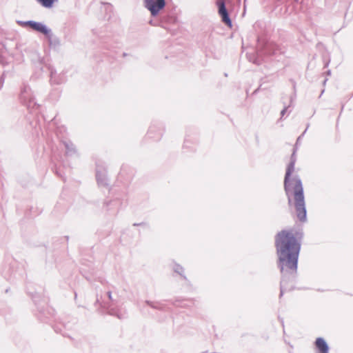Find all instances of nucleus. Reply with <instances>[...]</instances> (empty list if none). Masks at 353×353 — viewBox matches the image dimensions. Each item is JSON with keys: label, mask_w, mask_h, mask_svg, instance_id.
Returning a JSON list of instances; mask_svg holds the SVG:
<instances>
[{"label": "nucleus", "mask_w": 353, "mask_h": 353, "mask_svg": "<svg viewBox=\"0 0 353 353\" xmlns=\"http://www.w3.org/2000/svg\"><path fill=\"white\" fill-rule=\"evenodd\" d=\"M302 237V232L294 234L292 230H282L275 235L277 265L282 274L280 282V299L287 290L288 283L295 278L301 247L299 239Z\"/></svg>", "instance_id": "1"}, {"label": "nucleus", "mask_w": 353, "mask_h": 353, "mask_svg": "<svg viewBox=\"0 0 353 353\" xmlns=\"http://www.w3.org/2000/svg\"><path fill=\"white\" fill-rule=\"evenodd\" d=\"M296 150L297 148H294L290 157V161L287 166L284 177V190L288 198L289 205H292V196H294V208L298 219L301 222H305L307 220V211L302 181L298 175L291 178V174L294 170L296 161Z\"/></svg>", "instance_id": "2"}, {"label": "nucleus", "mask_w": 353, "mask_h": 353, "mask_svg": "<svg viewBox=\"0 0 353 353\" xmlns=\"http://www.w3.org/2000/svg\"><path fill=\"white\" fill-rule=\"evenodd\" d=\"M19 97L21 103L26 105L30 112H33L39 108V105L36 102L31 89L28 85H23L21 88Z\"/></svg>", "instance_id": "3"}, {"label": "nucleus", "mask_w": 353, "mask_h": 353, "mask_svg": "<svg viewBox=\"0 0 353 353\" xmlns=\"http://www.w3.org/2000/svg\"><path fill=\"white\" fill-rule=\"evenodd\" d=\"M145 7L150 12L152 17L159 14L160 10L165 6V0H144Z\"/></svg>", "instance_id": "4"}, {"label": "nucleus", "mask_w": 353, "mask_h": 353, "mask_svg": "<svg viewBox=\"0 0 353 353\" xmlns=\"http://www.w3.org/2000/svg\"><path fill=\"white\" fill-rule=\"evenodd\" d=\"M216 6L218 7V12L221 17L222 21L228 26L232 27V20L226 8L225 0H217Z\"/></svg>", "instance_id": "5"}, {"label": "nucleus", "mask_w": 353, "mask_h": 353, "mask_svg": "<svg viewBox=\"0 0 353 353\" xmlns=\"http://www.w3.org/2000/svg\"><path fill=\"white\" fill-rule=\"evenodd\" d=\"M21 23L25 26L30 27L33 30L40 32L43 35L48 34L49 30L50 29L44 23L34 21H27Z\"/></svg>", "instance_id": "6"}, {"label": "nucleus", "mask_w": 353, "mask_h": 353, "mask_svg": "<svg viewBox=\"0 0 353 353\" xmlns=\"http://www.w3.org/2000/svg\"><path fill=\"white\" fill-rule=\"evenodd\" d=\"M50 72V81L51 84L59 85L64 82L63 75L57 74L56 70L51 65L47 66Z\"/></svg>", "instance_id": "7"}, {"label": "nucleus", "mask_w": 353, "mask_h": 353, "mask_svg": "<svg viewBox=\"0 0 353 353\" xmlns=\"http://www.w3.org/2000/svg\"><path fill=\"white\" fill-rule=\"evenodd\" d=\"M96 179L99 186L108 187L109 185L105 170H100L99 168H97L96 170Z\"/></svg>", "instance_id": "8"}, {"label": "nucleus", "mask_w": 353, "mask_h": 353, "mask_svg": "<svg viewBox=\"0 0 353 353\" xmlns=\"http://www.w3.org/2000/svg\"><path fill=\"white\" fill-rule=\"evenodd\" d=\"M315 345L318 353H328L329 346L323 338L319 337L316 339Z\"/></svg>", "instance_id": "9"}, {"label": "nucleus", "mask_w": 353, "mask_h": 353, "mask_svg": "<svg viewBox=\"0 0 353 353\" xmlns=\"http://www.w3.org/2000/svg\"><path fill=\"white\" fill-rule=\"evenodd\" d=\"M45 37L47 38L50 48H57L60 46L59 39L52 33L51 29L49 30L48 34H45Z\"/></svg>", "instance_id": "10"}, {"label": "nucleus", "mask_w": 353, "mask_h": 353, "mask_svg": "<svg viewBox=\"0 0 353 353\" xmlns=\"http://www.w3.org/2000/svg\"><path fill=\"white\" fill-rule=\"evenodd\" d=\"M103 307H107L108 310V313L110 315L115 316L119 319H123L125 318V313L117 309L111 307L110 305H109L107 303H100Z\"/></svg>", "instance_id": "11"}, {"label": "nucleus", "mask_w": 353, "mask_h": 353, "mask_svg": "<svg viewBox=\"0 0 353 353\" xmlns=\"http://www.w3.org/2000/svg\"><path fill=\"white\" fill-rule=\"evenodd\" d=\"M62 143L65 148V154L72 156L77 153L74 145L70 140H63Z\"/></svg>", "instance_id": "12"}, {"label": "nucleus", "mask_w": 353, "mask_h": 353, "mask_svg": "<svg viewBox=\"0 0 353 353\" xmlns=\"http://www.w3.org/2000/svg\"><path fill=\"white\" fill-rule=\"evenodd\" d=\"M120 205V203L118 200L114 199L110 200L108 201H105L104 203V206L106 208L107 211H110L111 210H113L114 211H117L119 205Z\"/></svg>", "instance_id": "13"}, {"label": "nucleus", "mask_w": 353, "mask_h": 353, "mask_svg": "<svg viewBox=\"0 0 353 353\" xmlns=\"http://www.w3.org/2000/svg\"><path fill=\"white\" fill-rule=\"evenodd\" d=\"M246 56L250 62H252L258 65L262 63L261 58L258 54H256L255 52L247 53Z\"/></svg>", "instance_id": "14"}, {"label": "nucleus", "mask_w": 353, "mask_h": 353, "mask_svg": "<svg viewBox=\"0 0 353 353\" xmlns=\"http://www.w3.org/2000/svg\"><path fill=\"white\" fill-rule=\"evenodd\" d=\"M43 7L46 8H51L55 2L58 0H37Z\"/></svg>", "instance_id": "15"}, {"label": "nucleus", "mask_w": 353, "mask_h": 353, "mask_svg": "<svg viewBox=\"0 0 353 353\" xmlns=\"http://www.w3.org/2000/svg\"><path fill=\"white\" fill-rule=\"evenodd\" d=\"M145 303L152 308L159 310H163V305L160 302H152L147 300Z\"/></svg>", "instance_id": "16"}, {"label": "nucleus", "mask_w": 353, "mask_h": 353, "mask_svg": "<svg viewBox=\"0 0 353 353\" xmlns=\"http://www.w3.org/2000/svg\"><path fill=\"white\" fill-rule=\"evenodd\" d=\"M174 272L179 274L184 280H187L186 276L183 274V268L179 264H175L173 268Z\"/></svg>", "instance_id": "17"}, {"label": "nucleus", "mask_w": 353, "mask_h": 353, "mask_svg": "<svg viewBox=\"0 0 353 353\" xmlns=\"http://www.w3.org/2000/svg\"><path fill=\"white\" fill-rule=\"evenodd\" d=\"M293 100H294L293 97H290V104L288 105H286L285 103H283L284 108H283V109L281 112V118H282L285 114V113L287 112L288 108L291 106V104L292 103Z\"/></svg>", "instance_id": "18"}, {"label": "nucleus", "mask_w": 353, "mask_h": 353, "mask_svg": "<svg viewBox=\"0 0 353 353\" xmlns=\"http://www.w3.org/2000/svg\"><path fill=\"white\" fill-rule=\"evenodd\" d=\"M154 131V127L151 126L148 130V135L150 136V137L152 138V139H154L156 140H158L160 139V137H161L162 135V133L160 131L158 134V136L157 137H154V136H152L151 134L152 132Z\"/></svg>", "instance_id": "19"}, {"label": "nucleus", "mask_w": 353, "mask_h": 353, "mask_svg": "<svg viewBox=\"0 0 353 353\" xmlns=\"http://www.w3.org/2000/svg\"><path fill=\"white\" fill-rule=\"evenodd\" d=\"M5 81V74H2L0 77V90L3 88Z\"/></svg>", "instance_id": "20"}, {"label": "nucleus", "mask_w": 353, "mask_h": 353, "mask_svg": "<svg viewBox=\"0 0 353 353\" xmlns=\"http://www.w3.org/2000/svg\"><path fill=\"white\" fill-rule=\"evenodd\" d=\"M107 296L108 297V299L112 302V303H114L115 302V300L112 298V292L111 291H108L107 292Z\"/></svg>", "instance_id": "21"}, {"label": "nucleus", "mask_w": 353, "mask_h": 353, "mask_svg": "<svg viewBox=\"0 0 353 353\" xmlns=\"http://www.w3.org/2000/svg\"><path fill=\"white\" fill-rule=\"evenodd\" d=\"M305 133V131H304L303 132V134L301 135H300L298 138H297V140H296V144H295V146L294 148H296V145L299 144V142H301V139L302 138V137L304 135V134Z\"/></svg>", "instance_id": "22"}, {"label": "nucleus", "mask_w": 353, "mask_h": 353, "mask_svg": "<svg viewBox=\"0 0 353 353\" xmlns=\"http://www.w3.org/2000/svg\"><path fill=\"white\" fill-rule=\"evenodd\" d=\"M139 225H146V223L144 222H142V223H134L133 224V226H139Z\"/></svg>", "instance_id": "23"}, {"label": "nucleus", "mask_w": 353, "mask_h": 353, "mask_svg": "<svg viewBox=\"0 0 353 353\" xmlns=\"http://www.w3.org/2000/svg\"><path fill=\"white\" fill-rule=\"evenodd\" d=\"M327 74L328 75H330V74H331V71H330V70H328V71L327 72Z\"/></svg>", "instance_id": "24"}, {"label": "nucleus", "mask_w": 353, "mask_h": 353, "mask_svg": "<svg viewBox=\"0 0 353 353\" xmlns=\"http://www.w3.org/2000/svg\"><path fill=\"white\" fill-rule=\"evenodd\" d=\"M97 303H100V301H99V299H97Z\"/></svg>", "instance_id": "25"}, {"label": "nucleus", "mask_w": 353, "mask_h": 353, "mask_svg": "<svg viewBox=\"0 0 353 353\" xmlns=\"http://www.w3.org/2000/svg\"><path fill=\"white\" fill-rule=\"evenodd\" d=\"M326 81H327V79H325L323 83L325 84Z\"/></svg>", "instance_id": "26"}, {"label": "nucleus", "mask_w": 353, "mask_h": 353, "mask_svg": "<svg viewBox=\"0 0 353 353\" xmlns=\"http://www.w3.org/2000/svg\"><path fill=\"white\" fill-rule=\"evenodd\" d=\"M201 353H208L207 352H201Z\"/></svg>", "instance_id": "27"}, {"label": "nucleus", "mask_w": 353, "mask_h": 353, "mask_svg": "<svg viewBox=\"0 0 353 353\" xmlns=\"http://www.w3.org/2000/svg\"><path fill=\"white\" fill-rule=\"evenodd\" d=\"M295 1H298L299 0H294Z\"/></svg>", "instance_id": "28"}]
</instances>
